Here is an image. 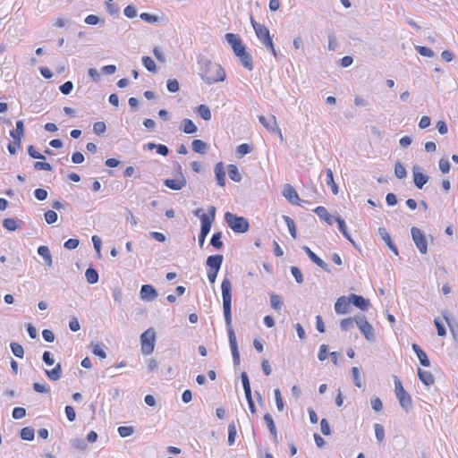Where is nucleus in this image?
I'll return each instance as SVG.
<instances>
[{
  "label": "nucleus",
  "instance_id": "nucleus-62",
  "mask_svg": "<svg viewBox=\"0 0 458 458\" xmlns=\"http://www.w3.org/2000/svg\"><path fill=\"white\" fill-rule=\"evenodd\" d=\"M236 151L239 155L244 156L250 153L251 148L249 144L242 143L237 147Z\"/></svg>",
  "mask_w": 458,
  "mask_h": 458
},
{
  "label": "nucleus",
  "instance_id": "nucleus-20",
  "mask_svg": "<svg viewBox=\"0 0 458 458\" xmlns=\"http://www.w3.org/2000/svg\"><path fill=\"white\" fill-rule=\"evenodd\" d=\"M314 212L320 219L324 220L328 225H332L333 222L335 221V217L332 216L325 207H317L314 209Z\"/></svg>",
  "mask_w": 458,
  "mask_h": 458
},
{
  "label": "nucleus",
  "instance_id": "nucleus-35",
  "mask_svg": "<svg viewBox=\"0 0 458 458\" xmlns=\"http://www.w3.org/2000/svg\"><path fill=\"white\" fill-rule=\"evenodd\" d=\"M282 218L285 222L290 234L292 235L293 238L295 239L297 237V232H296V225H295L294 221L290 216H285V215H283Z\"/></svg>",
  "mask_w": 458,
  "mask_h": 458
},
{
  "label": "nucleus",
  "instance_id": "nucleus-3",
  "mask_svg": "<svg viewBox=\"0 0 458 458\" xmlns=\"http://www.w3.org/2000/svg\"><path fill=\"white\" fill-rule=\"evenodd\" d=\"M225 220L234 233H243L249 230V222L243 216H238L230 212H226L225 214Z\"/></svg>",
  "mask_w": 458,
  "mask_h": 458
},
{
  "label": "nucleus",
  "instance_id": "nucleus-36",
  "mask_svg": "<svg viewBox=\"0 0 458 458\" xmlns=\"http://www.w3.org/2000/svg\"><path fill=\"white\" fill-rule=\"evenodd\" d=\"M241 380H242V384L243 386L245 397L251 396L250 384L249 377L246 372H242Z\"/></svg>",
  "mask_w": 458,
  "mask_h": 458
},
{
  "label": "nucleus",
  "instance_id": "nucleus-57",
  "mask_svg": "<svg viewBox=\"0 0 458 458\" xmlns=\"http://www.w3.org/2000/svg\"><path fill=\"white\" fill-rule=\"evenodd\" d=\"M123 13H124V15L130 19L137 16V10H136L135 6L131 5V4L127 5L124 8Z\"/></svg>",
  "mask_w": 458,
  "mask_h": 458
},
{
  "label": "nucleus",
  "instance_id": "nucleus-27",
  "mask_svg": "<svg viewBox=\"0 0 458 458\" xmlns=\"http://www.w3.org/2000/svg\"><path fill=\"white\" fill-rule=\"evenodd\" d=\"M46 374L48 378L52 381H56L62 377V366L57 363L55 367L51 370H46Z\"/></svg>",
  "mask_w": 458,
  "mask_h": 458
},
{
  "label": "nucleus",
  "instance_id": "nucleus-38",
  "mask_svg": "<svg viewBox=\"0 0 458 458\" xmlns=\"http://www.w3.org/2000/svg\"><path fill=\"white\" fill-rule=\"evenodd\" d=\"M19 222L14 218H5L3 220V226L8 231H15L20 227Z\"/></svg>",
  "mask_w": 458,
  "mask_h": 458
},
{
  "label": "nucleus",
  "instance_id": "nucleus-60",
  "mask_svg": "<svg viewBox=\"0 0 458 458\" xmlns=\"http://www.w3.org/2000/svg\"><path fill=\"white\" fill-rule=\"evenodd\" d=\"M140 17L141 20H143L144 21L148 22V23H155L158 20L157 16L148 13H140Z\"/></svg>",
  "mask_w": 458,
  "mask_h": 458
},
{
  "label": "nucleus",
  "instance_id": "nucleus-12",
  "mask_svg": "<svg viewBox=\"0 0 458 458\" xmlns=\"http://www.w3.org/2000/svg\"><path fill=\"white\" fill-rule=\"evenodd\" d=\"M25 129L22 120L16 122V129L10 131L11 137L15 140L17 146H21V139L24 137Z\"/></svg>",
  "mask_w": 458,
  "mask_h": 458
},
{
  "label": "nucleus",
  "instance_id": "nucleus-45",
  "mask_svg": "<svg viewBox=\"0 0 458 458\" xmlns=\"http://www.w3.org/2000/svg\"><path fill=\"white\" fill-rule=\"evenodd\" d=\"M394 174L398 179H403L407 175V171L401 162H396L394 165Z\"/></svg>",
  "mask_w": 458,
  "mask_h": 458
},
{
  "label": "nucleus",
  "instance_id": "nucleus-29",
  "mask_svg": "<svg viewBox=\"0 0 458 458\" xmlns=\"http://www.w3.org/2000/svg\"><path fill=\"white\" fill-rule=\"evenodd\" d=\"M228 175L233 182H239L242 181V174L235 165H229L227 167Z\"/></svg>",
  "mask_w": 458,
  "mask_h": 458
},
{
  "label": "nucleus",
  "instance_id": "nucleus-54",
  "mask_svg": "<svg viewBox=\"0 0 458 458\" xmlns=\"http://www.w3.org/2000/svg\"><path fill=\"white\" fill-rule=\"evenodd\" d=\"M291 273L298 284L303 283V276H302L301 271L299 267H292Z\"/></svg>",
  "mask_w": 458,
  "mask_h": 458
},
{
  "label": "nucleus",
  "instance_id": "nucleus-28",
  "mask_svg": "<svg viewBox=\"0 0 458 458\" xmlns=\"http://www.w3.org/2000/svg\"><path fill=\"white\" fill-rule=\"evenodd\" d=\"M335 221L338 224V228H339V231L343 233V235L349 241L351 242L353 245H355L353 240L351 238V235L349 234V233L347 232V227H346V225H345V222L340 217V216H336L335 218Z\"/></svg>",
  "mask_w": 458,
  "mask_h": 458
},
{
  "label": "nucleus",
  "instance_id": "nucleus-14",
  "mask_svg": "<svg viewBox=\"0 0 458 458\" xmlns=\"http://www.w3.org/2000/svg\"><path fill=\"white\" fill-rule=\"evenodd\" d=\"M283 195L292 204H300L299 201H301V199L299 198V195L292 185L286 184L284 186Z\"/></svg>",
  "mask_w": 458,
  "mask_h": 458
},
{
  "label": "nucleus",
  "instance_id": "nucleus-4",
  "mask_svg": "<svg viewBox=\"0 0 458 458\" xmlns=\"http://www.w3.org/2000/svg\"><path fill=\"white\" fill-rule=\"evenodd\" d=\"M156 333L154 328L150 327L140 335L141 351L144 354H150L155 348Z\"/></svg>",
  "mask_w": 458,
  "mask_h": 458
},
{
  "label": "nucleus",
  "instance_id": "nucleus-46",
  "mask_svg": "<svg viewBox=\"0 0 458 458\" xmlns=\"http://www.w3.org/2000/svg\"><path fill=\"white\" fill-rule=\"evenodd\" d=\"M142 64L148 72H155L157 71V66L154 60L149 56L142 57Z\"/></svg>",
  "mask_w": 458,
  "mask_h": 458
},
{
  "label": "nucleus",
  "instance_id": "nucleus-51",
  "mask_svg": "<svg viewBox=\"0 0 458 458\" xmlns=\"http://www.w3.org/2000/svg\"><path fill=\"white\" fill-rule=\"evenodd\" d=\"M71 445L72 447L78 450H85L87 447V443L83 438H74L71 441Z\"/></svg>",
  "mask_w": 458,
  "mask_h": 458
},
{
  "label": "nucleus",
  "instance_id": "nucleus-21",
  "mask_svg": "<svg viewBox=\"0 0 458 458\" xmlns=\"http://www.w3.org/2000/svg\"><path fill=\"white\" fill-rule=\"evenodd\" d=\"M418 376L420 380L424 383L426 386H431L434 384L435 379L431 372L427 370H422L421 369H418Z\"/></svg>",
  "mask_w": 458,
  "mask_h": 458
},
{
  "label": "nucleus",
  "instance_id": "nucleus-55",
  "mask_svg": "<svg viewBox=\"0 0 458 458\" xmlns=\"http://www.w3.org/2000/svg\"><path fill=\"white\" fill-rule=\"evenodd\" d=\"M106 130V123L104 122H97L93 125V131L98 134H103Z\"/></svg>",
  "mask_w": 458,
  "mask_h": 458
},
{
  "label": "nucleus",
  "instance_id": "nucleus-53",
  "mask_svg": "<svg viewBox=\"0 0 458 458\" xmlns=\"http://www.w3.org/2000/svg\"><path fill=\"white\" fill-rule=\"evenodd\" d=\"M169 92L175 93L179 90L180 85L176 79H169L166 84Z\"/></svg>",
  "mask_w": 458,
  "mask_h": 458
},
{
  "label": "nucleus",
  "instance_id": "nucleus-39",
  "mask_svg": "<svg viewBox=\"0 0 458 458\" xmlns=\"http://www.w3.org/2000/svg\"><path fill=\"white\" fill-rule=\"evenodd\" d=\"M20 436L21 439L31 441L35 437V430L31 427H25L21 430Z\"/></svg>",
  "mask_w": 458,
  "mask_h": 458
},
{
  "label": "nucleus",
  "instance_id": "nucleus-16",
  "mask_svg": "<svg viewBox=\"0 0 458 458\" xmlns=\"http://www.w3.org/2000/svg\"><path fill=\"white\" fill-rule=\"evenodd\" d=\"M378 234L381 239L386 243V245L390 248V250L395 254L398 255V250L394 243L393 242L389 233L384 227L378 228Z\"/></svg>",
  "mask_w": 458,
  "mask_h": 458
},
{
  "label": "nucleus",
  "instance_id": "nucleus-6",
  "mask_svg": "<svg viewBox=\"0 0 458 458\" xmlns=\"http://www.w3.org/2000/svg\"><path fill=\"white\" fill-rule=\"evenodd\" d=\"M200 220L201 227L198 241L199 247L202 249L205 243L206 237L209 233L211 229V219H209L208 215L202 214L200 216Z\"/></svg>",
  "mask_w": 458,
  "mask_h": 458
},
{
  "label": "nucleus",
  "instance_id": "nucleus-64",
  "mask_svg": "<svg viewBox=\"0 0 458 458\" xmlns=\"http://www.w3.org/2000/svg\"><path fill=\"white\" fill-rule=\"evenodd\" d=\"M34 196L38 200H45L47 198V191L44 189L38 188L34 191Z\"/></svg>",
  "mask_w": 458,
  "mask_h": 458
},
{
  "label": "nucleus",
  "instance_id": "nucleus-22",
  "mask_svg": "<svg viewBox=\"0 0 458 458\" xmlns=\"http://www.w3.org/2000/svg\"><path fill=\"white\" fill-rule=\"evenodd\" d=\"M38 253L41 256L47 267H51L53 264L52 256L47 246L42 245L38 248Z\"/></svg>",
  "mask_w": 458,
  "mask_h": 458
},
{
  "label": "nucleus",
  "instance_id": "nucleus-8",
  "mask_svg": "<svg viewBox=\"0 0 458 458\" xmlns=\"http://www.w3.org/2000/svg\"><path fill=\"white\" fill-rule=\"evenodd\" d=\"M413 182L414 185L418 189H422L423 186L428 182L429 176L421 172V168L419 165L412 167Z\"/></svg>",
  "mask_w": 458,
  "mask_h": 458
},
{
  "label": "nucleus",
  "instance_id": "nucleus-47",
  "mask_svg": "<svg viewBox=\"0 0 458 458\" xmlns=\"http://www.w3.org/2000/svg\"><path fill=\"white\" fill-rule=\"evenodd\" d=\"M12 352L18 358H23L24 350L23 347L18 343H11L10 344Z\"/></svg>",
  "mask_w": 458,
  "mask_h": 458
},
{
  "label": "nucleus",
  "instance_id": "nucleus-43",
  "mask_svg": "<svg viewBox=\"0 0 458 458\" xmlns=\"http://www.w3.org/2000/svg\"><path fill=\"white\" fill-rule=\"evenodd\" d=\"M222 233L221 232H217V233H215L212 237H211V240H210V244L216 248V249H221L224 245L223 242H222Z\"/></svg>",
  "mask_w": 458,
  "mask_h": 458
},
{
  "label": "nucleus",
  "instance_id": "nucleus-42",
  "mask_svg": "<svg viewBox=\"0 0 458 458\" xmlns=\"http://www.w3.org/2000/svg\"><path fill=\"white\" fill-rule=\"evenodd\" d=\"M91 347H92L93 354H95L96 356H98V357H100L102 359L106 358V351L104 349L105 345L99 344L91 343Z\"/></svg>",
  "mask_w": 458,
  "mask_h": 458
},
{
  "label": "nucleus",
  "instance_id": "nucleus-33",
  "mask_svg": "<svg viewBox=\"0 0 458 458\" xmlns=\"http://www.w3.org/2000/svg\"><path fill=\"white\" fill-rule=\"evenodd\" d=\"M270 305L272 309H274L276 311L281 310L284 302L282 301V298L276 293H270Z\"/></svg>",
  "mask_w": 458,
  "mask_h": 458
},
{
  "label": "nucleus",
  "instance_id": "nucleus-49",
  "mask_svg": "<svg viewBox=\"0 0 458 458\" xmlns=\"http://www.w3.org/2000/svg\"><path fill=\"white\" fill-rule=\"evenodd\" d=\"M415 49L417 52L423 56L432 58L435 56V53L428 47L423 46H416Z\"/></svg>",
  "mask_w": 458,
  "mask_h": 458
},
{
  "label": "nucleus",
  "instance_id": "nucleus-13",
  "mask_svg": "<svg viewBox=\"0 0 458 458\" xmlns=\"http://www.w3.org/2000/svg\"><path fill=\"white\" fill-rule=\"evenodd\" d=\"M350 303L353 304L355 307L359 308L361 310H367L369 307V301L368 299L363 298L360 295H357L352 293L348 296Z\"/></svg>",
  "mask_w": 458,
  "mask_h": 458
},
{
  "label": "nucleus",
  "instance_id": "nucleus-5",
  "mask_svg": "<svg viewBox=\"0 0 458 458\" xmlns=\"http://www.w3.org/2000/svg\"><path fill=\"white\" fill-rule=\"evenodd\" d=\"M411 233L412 240H413L416 247L420 250V252L422 254L427 253L428 242L426 240V236H425L424 233L420 229L413 226L411 229Z\"/></svg>",
  "mask_w": 458,
  "mask_h": 458
},
{
  "label": "nucleus",
  "instance_id": "nucleus-32",
  "mask_svg": "<svg viewBox=\"0 0 458 458\" xmlns=\"http://www.w3.org/2000/svg\"><path fill=\"white\" fill-rule=\"evenodd\" d=\"M85 276L88 283L91 284L98 283L99 279L98 271L91 267L86 270Z\"/></svg>",
  "mask_w": 458,
  "mask_h": 458
},
{
  "label": "nucleus",
  "instance_id": "nucleus-44",
  "mask_svg": "<svg viewBox=\"0 0 458 458\" xmlns=\"http://www.w3.org/2000/svg\"><path fill=\"white\" fill-rule=\"evenodd\" d=\"M351 373L352 376L353 384L355 386L360 388L362 386V379L359 369L357 367L352 368Z\"/></svg>",
  "mask_w": 458,
  "mask_h": 458
},
{
  "label": "nucleus",
  "instance_id": "nucleus-31",
  "mask_svg": "<svg viewBox=\"0 0 458 458\" xmlns=\"http://www.w3.org/2000/svg\"><path fill=\"white\" fill-rule=\"evenodd\" d=\"M225 38L226 42L232 47V49H234V47L242 43V39L237 34L226 33Z\"/></svg>",
  "mask_w": 458,
  "mask_h": 458
},
{
  "label": "nucleus",
  "instance_id": "nucleus-25",
  "mask_svg": "<svg viewBox=\"0 0 458 458\" xmlns=\"http://www.w3.org/2000/svg\"><path fill=\"white\" fill-rule=\"evenodd\" d=\"M182 128L184 133L193 134L198 131L197 126L191 119H183L182 122Z\"/></svg>",
  "mask_w": 458,
  "mask_h": 458
},
{
  "label": "nucleus",
  "instance_id": "nucleus-11",
  "mask_svg": "<svg viewBox=\"0 0 458 458\" xmlns=\"http://www.w3.org/2000/svg\"><path fill=\"white\" fill-rule=\"evenodd\" d=\"M302 250L305 251V253L308 255V257L311 259L312 262H314L318 267L322 268L326 272H330V269L328 267V265L321 259L318 255H316L308 246L304 245L301 247Z\"/></svg>",
  "mask_w": 458,
  "mask_h": 458
},
{
  "label": "nucleus",
  "instance_id": "nucleus-40",
  "mask_svg": "<svg viewBox=\"0 0 458 458\" xmlns=\"http://www.w3.org/2000/svg\"><path fill=\"white\" fill-rule=\"evenodd\" d=\"M237 436L236 425L233 421H232L228 425V445H233L235 442V438Z\"/></svg>",
  "mask_w": 458,
  "mask_h": 458
},
{
  "label": "nucleus",
  "instance_id": "nucleus-23",
  "mask_svg": "<svg viewBox=\"0 0 458 458\" xmlns=\"http://www.w3.org/2000/svg\"><path fill=\"white\" fill-rule=\"evenodd\" d=\"M242 65L249 71L253 69L252 56L247 51L244 52L243 55L237 56Z\"/></svg>",
  "mask_w": 458,
  "mask_h": 458
},
{
  "label": "nucleus",
  "instance_id": "nucleus-1",
  "mask_svg": "<svg viewBox=\"0 0 458 458\" xmlns=\"http://www.w3.org/2000/svg\"><path fill=\"white\" fill-rule=\"evenodd\" d=\"M223 309L225 321L227 328L230 348L232 351L233 360L234 365L240 364V352L234 330L232 327V284L231 281L225 277L221 284Z\"/></svg>",
  "mask_w": 458,
  "mask_h": 458
},
{
  "label": "nucleus",
  "instance_id": "nucleus-30",
  "mask_svg": "<svg viewBox=\"0 0 458 458\" xmlns=\"http://www.w3.org/2000/svg\"><path fill=\"white\" fill-rule=\"evenodd\" d=\"M326 174H327V180H326L327 184L331 188L332 192L334 194H337L338 193V186L335 182L333 171L330 168H327L326 170Z\"/></svg>",
  "mask_w": 458,
  "mask_h": 458
},
{
  "label": "nucleus",
  "instance_id": "nucleus-18",
  "mask_svg": "<svg viewBox=\"0 0 458 458\" xmlns=\"http://www.w3.org/2000/svg\"><path fill=\"white\" fill-rule=\"evenodd\" d=\"M214 172L217 184L221 187H224L225 184V173L224 164L222 162L217 163L215 165Z\"/></svg>",
  "mask_w": 458,
  "mask_h": 458
},
{
  "label": "nucleus",
  "instance_id": "nucleus-59",
  "mask_svg": "<svg viewBox=\"0 0 458 458\" xmlns=\"http://www.w3.org/2000/svg\"><path fill=\"white\" fill-rule=\"evenodd\" d=\"M434 324L437 327V335L439 336H445L446 335V330L443 325V323L440 321L439 318H435L434 319Z\"/></svg>",
  "mask_w": 458,
  "mask_h": 458
},
{
  "label": "nucleus",
  "instance_id": "nucleus-48",
  "mask_svg": "<svg viewBox=\"0 0 458 458\" xmlns=\"http://www.w3.org/2000/svg\"><path fill=\"white\" fill-rule=\"evenodd\" d=\"M375 436L378 443H381L385 439V429L381 424H374Z\"/></svg>",
  "mask_w": 458,
  "mask_h": 458
},
{
  "label": "nucleus",
  "instance_id": "nucleus-7",
  "mask_svg": "<svg viewBox=\"0 0 458 458\" xmlns=\"http://www.w3.org/2000/svg\"><path fill=\"white\" fill-rule=\"evenodd\" d=\"M259 120L260 123L266 127L268 131H271L273 132H276L278 134L281 140H284L282 131L280 128L277 126L276 116L270 115L268 118L265 117L264 115L259 116Z\"/></svg>",
  "mask_w": 458,
  "mask_h": 458
},
{
  "label": "nucleus",
  "instance_id": "nucleus-50",
  "mask_svg": "<svg viewBox=\"0 0 458 458\" xmlns=\"http://www.w3.org/2000/svg\"><path fill=\"white\" fill-rule=\"evenodd\" d=\"M117 431L122 437H127L134 433V428L131 426H121Z\"/></svg>",
  "mask_w": 458,
  "mask_h": 458
},
{
  "label": "nucleus",
  "instance_id": "nucleus-9",
  "mask_svg": "<svg viewBox=\"0 0 458 458\" xmlns=\"http://www.w3.org/2000/svg\"><path fill=\"white\" fill-rule=\"evenodd\" d=\"M187 183V181L182 172L179 174V177L176 179H165L164 184L171 190L179 191L182 190Z\"/></svg>",
  "mask_w": 458,
  "mask_h": 458
},
{
  "label": "nucleus",
  "instance_id": "nucleus-26",
  "mask_svg": "<svg viewBox=\"0 0 458 458\" xmlns=\"http://www.w3.org/2000/svg\"><path fill=\"white\" fill-rule=\"evenodd\" d=\"M254 30L256 32L257 37L264 42L267 38L270 37V33L268 29L263 25H254Z\"/></svg>",
  "mask_w": 458,
  "mask_h": 458
},
{
  "label": "nucleus",
  "instance_id": "nucleus-58",
  "mask_svg": "<svg viewBox=\"0 0 458 458\" xmlns=\"http://www.w3.org/2000/svg\"><path fill=\"white\" fill-rule=\"evenodd\" d=\"M417 357L422 366H424V367L430 366V360L428 358V355L424 351L420 352L419 354H417Z\"/></svg>",
  "mask_w": 458,
  "mask_h": 458
},
{
  "label": "nucleus",
  "instance_id": "nucleus-17",
  "mask_svg": "<svg viewBox=\"0 0 458 458\" xmlns=\"http://www.w3.org/2000/svg\"><path fill=\"white\" fill-rule=\"evenodd\" d=\"M224 260V257L220 254L208 256L206 260V265L208 268L216 269L219 271Z\"/></svg>",
  "mask_w": 458,
  "mask_h": 458
},
{
  "label": "nucleus",
  "instance_id": "nucleus-52",
  "mask_svg": "<svg viewBox=\"0 0 458 458\" xmlns=\"http://www.w3.org/2000/svg\"><path fill=\"white\" fill-rule=\"evenodd\" d=\"M45 216V220L47 224L51 225V224H54L57 221V218H58V215L55 211L54 210H48L45 213L44 215Z\"/></svg>",
  "mask_w": 458,
  "mask_h": 458
},
{
  "label": "nucleus",
  "instance_id": "nucleus-61",
  "mask_svg": "<svg viewBox=\"0 0 458 458\" xmlns=\"http://www.w3.org/2000/svg\"><path fill=\"white\" fill-rule=\"evenodd\" d=\"M59 89L64 95H68L72 92L73 89V84L72 81H68L62 84Z\"/></svg>",
  "mask_w": 458,
  "mask_h": 458
},
{
  "label": "nucleus",
  "instance_id": "nucleus-19",
  "mask_svg": "<svg viewBox=\"0 0 458 458\" xmlns=\"http://www.w3.org/2000/svg\"><path fill=\"white\" fill-rule=\"evenodd\" d=\"M396 397L403 409H404L406 411L411 409L412 400L411 395L406 391L403 394H397Z\"/></svg>",
  "mask_w": 458,
  "mask_h": 458
},
{
  "label": "nucleus",
  "instance_id": "nucleus-24",
  "mask_svg": "<svg viewBox=\"0 0 458 458\" xmlns=\"http://www.w3.org/2000/svg\"><path fill=\"white\" fill-rule=\"evenodd\" d=\"M191 148L196 153L205 154L208 148V145L201 140H194L191 143Z\"/></svg>",
  "mask_w": 458,
  "mask_h": 458
},
{
  "label": "nucleus",
  "instance_id": "nucleus-34",
  "mask_svg": "<svg viewBox=\"0 0 458 458\" xmlns=\"http://www.w3.org/2000/svg\"><path fill=\"white\" fill-rule=\"evenodd\" d=\"M360 331L368 341L374 342L376 340L374 329L369 323L366 324L365 327L360 329Z\"/></svg>",
  "mask_w": 458,
  "mask_h": 458
},
{
  "label": "nucleus",
  "instance_id": "nucleus-10",
  "mask_svg": "<svg viewBox=\"0 0 458 458\" xmlns=\"http://www.w3.org/2000/svg\"><path fill=\"white\" fill-rule=\"evenodd\" d=\"M157 295V290L151 284H143L140 288V296L144 301H152Z\"/></svg>",
  "mask_w": 458,
  "mask_h": 458
},
{
  "label": "nucleus",
  "instance_id": "nucleus-63",
  "mask_svg": "<svg viewBox=\"0 0 458 458\" xmlns=\"http://www.w3.org/2000/svg\"><path fill=\"white\" fill-rule=\"evenodd\" d=\"M353 327V319L351 318H344L340 323V327L343 331H348Z\"/></svg>",
  "mask_w": 458,
  "mask_h": 458
},
{
  "label": "nucleus",
  "instance_id": "nucleus-56",
  "mask_svg": "<svg viewBox=\"0 0 458 458\" xmlns=\"http://www.w3.org/2000/svg\"><path fill=\"white\" fill-rule=\"evenodd\" d=\"M26 415V410L22 407H15L13 410L12 416L14 420H20L25 417Z\"/></svg>",
  "mask_w": 458,
  "mask_h": 458
},
{
  "label": "nucleus",
  "instance_id": "nucleus-2",
  "mask_svg": "<svg viewBox=\"0 0 458 458\" xmlns=\"http://www.w3.org/2000/svg\"><path fill=\"white\" fill-rule=\"evenodd\" d=\"M199 64V75L207 84L211 85L225 80V72L220 64L212 63L207 58H200Z\"/></svg>",
  "mask_w": 458,
  "mask_h": 458
},
{
  "label": "nucleus",
  "instance_id": "nucleus-37",
  "mask_svg": "<svg viewBox=\"0 0 458 458\" xmlns=\"http://www.w3.org/2000/svg\"><path fill=\"white\" fill-rule=\"evenodd\" d=\"M197 112L199 115L205 121H209L211 119V111L208 106L199 105L197 107Z\"/></svg>",
  "mask_w": 458,
  "mask_h": 458
},
{
  "label": "nucleus",
  "instance_id": "nucleus-41",
  "mask_svg": "<svg viewBox=\"0 0 458 458\" xmlns=\"http://www.w3.org/2000/svg\"><path fill=\"white\" fill-rule=\"evenodd\" d=\"M264 420L266 421V424H267L271 435H273L275 437H276V435H277L276 428V425H275L272 416L269 413H266L264 415Z\"/></svg>",
  "mask_w": 458,
  "mask_h": 458
},
{
  "label": "nucleus",
  "instance_id": "nucleus-15",
  "mask_svg": "<svg viewBox=\"0 0 458 458\" xmlns=\"http://www.w3.org/2000/svg\"><path fill=\"white\" fill-rule=\"evenodd\" d=\"M350 310V301L349 298L345 296H342L337 299L335 304V310L337 314H346Z\"/></svg>",
  "mask_w": 458,
  "mask_h": 458
}]
</instances>
